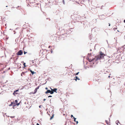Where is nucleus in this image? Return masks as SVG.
<instances>
[{"instance_id": "f257e3e1", "label": "nucleus", "mask_w": 125, "mask_h": 125, "mask_svg": "<svg viewBox=\"0 0 125 125\" xmlns=\"http://www.w3.org/2000/svg\"><path fill=\"white\" fill-rule=\"evenodd\" d=\"M98 55L100 56V57L102 59H103V58H104V56L105 55L104 54L103 52L100 51L99 52V54Z\"/></svg>"}, {"instance_id": "f03ea898", "label": "nucleus", "mask_w": 125, "mask_h": 125, "mask_svg": "<svg viewBox=\"0 0 125 125\" xmlns=\"http://www.w3.org/2000/svg\"><path fill=\"white\" fill-rule=\"evenodd\" d=\"M23 53V52L21 50H19L17 53L16 54L17 55H21Z\"/></svg>"}, {"instance_id": "7ed1b4c3", "label": "nucleus", "mask_w": 125, "mask_h": 125, "mask_svg": "<svg viewBox=\"0 0 125 125\" xmlns=\"http://www.w3.org/2000/svg\"><path fill=\"white\" fill-rule=\"evenodd\" d=\"M96 57V59H95V61H96L99 60H100L102 58L100 57V56H99L98 55Z\"/></svg>"}, {"instance_id": "20e7f679", "label": "nucleus", "mask_w": 125, "mask_h": 125, "mask_svg": "<svg viewBox=\"0 0 125 125\" xmlns=\"http://www.w3.org/2000/svg\"><path fill=\"white\" fill-rule=\"evenodd\" d=\"M19 90V89H18L14 91L13 93V94L15 95V94H17V92H18Z\"/></svg>"}, {"instance_id": "39448f33", "label": "nucleus", "mask_w": 125, "mask_h": 125, "mask_svg": "<svg viewBox=\"0 0 125 125\" xmlns=\"http://www.w3.org/2000/svg\"><path fill=\"white\" fill-rule=\"evenodd\" d=\"M45 52L43 50H40L39 53L40 54H45Z\"/></svg>"}, {"instance_id": "423d86ee", "label": "nucleus", "mask_w": 125, "mask_h": 125, "mask_svg": "<svg viewBox=\"0 0 125 125\" xmlns=\"http://www.w3.org/2000/svg\"><path fill=\"white\" fill-rule=\"evenodd\" d=\"M116 84L115 82H110V85H112L114 86Z\"/></svg>"}, {"instance_id": "0eeeda50", "label": "nucleus", "mask_w": 125, "mask_h": 125, "mask_svg": "<svg viewBox=\"0 0 125 125\" xmlns=\"http://www.w3.org/2000/svg\"><path fill=\"white\" fill-rule=\"evenodd\" d=\"M28 70H30V71L32 75H33L34 73H36V72H34V71H32L30 69H29Z\"/></svg>"}, {"instance_id": "6e6552de", "label": "nucleus", "mask_w": 125, "mask_h": 125, "mask_svg": "<svg viewBox=\"0 0 125 125\" xmlns=\"http://www.w3.org/2000/svg\"><path fill=\"white\" fill-rule=\"evenodd\" d=\"M104 15H101L99 16V18L100 19H103L102 18V17L104 18Z\"/></svg>"}, {"instance_id": "1a4fd4ad", "label": "nucleus", "mask_w": 125, "mask_h": 125, "mask_svg": "<svg viewBox=\"0 0 125 125\" xmlns=\"http://www.w3.org/2000/svg\"><path fill=\"white\" fill-rule=\"evenodd\" d=\"M52 116L50 118V120H52L54 116V114L53 113H52Z\"/></svg>"}, {"instance_id": "9d476101", "label": "nucleus", "mask_w": 125, "mask_h": 125, "mask_svg": "<svg viewBox=\"0 0 125 125\" xmlns=\"http://www.w3.org/2000/svg\"><path fill=\"white\" fill-rule=\"evenodd\" d=\"M50 90H47L45 92V93L46 94H47L49 93H50Z\"/></svg>"}, {"instance_id": "9b49d317", "label": "nucleus", "mask_w": 125, "mask_h": 125, "mask_svg": "<svg viewBox=\"0 0 125 125\" xmlns=\"http://www.w3.org/2000/svg\"><path fill=\"white\" fill-rule=\"evenodd\" d=\"M96 57H95L94 58H93L92 59V63H93V64H94V62H93V61L95 60V59H96Z\"/></svg>"}, {"instance_id": "f8f14e48", "label": "nucleus", "mask_w": 125, "mask_h": 125, "mask_svg": "<svg viewBox=\"0 0 125 125\" xmlns=\"http://www.w3.org/2000/svg\"><path fill=\"white\" fill-rule=\"evenodd\" d=\"M78 22V21H71V23L73 24H74V23Z\"/></svg>"}, {"instance_id": "ddd939ff", "label": "nucleus", "mask_w": 125, "mask_h": 125, "mask_svg": "<svg viewBox=\"0 0 125 125\" xmlns=\"http://www.w3.org/2000/svg\"><path fill=\"white\" fill-rule=\"evenodd\" d=\"M57 89L56 88H54L53 91L54 92H55V93H57Z\"/></svg>"}, {"instance_id": "4468645a", "label": "nucleus", "mask_w": 125, "mask_h": 125, "mask_svg": "<svg viewBox=\"0 0 125 125\" xmlns=\"http://www.w3.org/2000/svg\"><path fill=\"white\" fill-rule=\"evenodd\" d=\"M37 92V90L36 89H35L34 90V92H33L32 93V94H35Z\"/></svg>"}, {"instance_id": "2eb2a0df", "label": "nucleus", "mask_w": 125, "mask_h": 125, "mask_svg": "<svg viewBox=\"0 0 125 125\" xmlns=\"http://www.w3.org/2000/svg\"><path fill=\"white\" fill-rule=\"evenodd\" d=\"M115 123H116V124L117 125V124H118V123H119V124H121H121H120V123L119 122V121H118V120H117L116 122H115Z\"/></svg>"}, {"instance_id": "dca6fc26", "label": "nucleus", "mask_w": 125, "mask_h": 125, "mask_svg": "<svg viewBox=\"0 0 125 125\" xmlns=\"http://www.w3.org/2000/svg\"><path fill=\"white\" fill-rule=\"evenodd\" d=\"M18 102V100H15L14 102V104H16Z\"/></svg>"}, {"instance_id": "f3484780", "label": "nucleus", "mask_w": 125, "mask_h": 125, "mask_svg": "<svg viewBox=\"0 0 125 125\" xmlns=\"http://www.w3.org/2000/svg\"><path fill=\"white\" fill-rule=\"evenodd\" d=\"M69 31L71 32V31L70 30H69V31H66V34H69V33H70V32H69Z\"/></svg>"}, {"instance_id": "a211bd4d", "label": "nucleus", "mask_w": 125, "mask_h": 125, "mask_svg": "<svg viewBox=\"0 0 125 125\" xmlns=\"http://www.w3.org/2000/svg\"><path fill=\"white\" fill-rule=\"evenodd\" d=\"M91 56V53H88V57H90Z\"/></svg>"}, {"instance_id": "6ab92c4d", "label": "nucleus", "mask_w": 125, "mask_h": 125, "mask_svg": "<svg viewBox=\"0 0 125 125\" xmlns=\"http://www.w3.org/2000/svg\"><path fill=\"white\" fill-rule=\"evenodd\" d=\"M14 104V103L13 102H12L11 103V104L9 105V106H11L13 104Z\"/></svg>"}, {"instance_id": "aec40b11", "label": "nucleus", "mask_w": 125, "mask_h": 125, "mask_svg": "<svg viewBox=\"0 0 125 125\" xmlns=\"http://www.w3.org/2000/svg\"><path fill=\"white\" fill-rule=\"evenodd\" d=\"M78 22H79V24H80V23H81L82 24H83V23H84V22L83 21H80V22H79L78 21Z\"/></svg>"}, {"instance_id": "412c9836", "label": "nucleus", "mask_w": 125, "mask_h": 125, "mask_svg": "<svg viewBox=\"0 0 125 125\" xmlns=\"http://www.w3.org/2000/svg\"><path fill=\"white\" fill-rule=\"evenodd\" d=\"M51 94H53L54 93V92L53 91H51L50 90V93Z\"/></svg>"}, {"instance_id": "4be33fe9", "label": "nucleus", "mask_w": 125, "mask_h": 125, "mask_svg": "<svg viewBox=\"0 0 125 125\" xmlns=\"http://www.w3.org/2000/svg\"><path fill=\"white\" fill-rule=\"evenodd\" d=\"M40 86H41L40 85L39 86H37V87L35 89H36L37 90L38 89H39V87H40Z\"/></svg>"}, {"instance_id": "5701e85b", "label": "nucleus", "mask_w": 125, "mask_h": 125, "mask_svg": "<svg viewBox=\"0 0 125 125\" xmlns=\"http://www.w3.org/2000/svg\"><path fill=\"white\" fill-rule=\"evenodd\" d=\"M73 119H74V121L75 122H76V118H75L74 117H73Z\"/></svg>"}, {"instance_id": "b1692460", "label": "nucleus", "mask_w": 125, "mask_h": 125, "mask_svg": "<svg viewBox=\"0 0 125 125\" xmlns=\"http://www.w3.org/2000/svg\"><path fill=\"white\" fill-rule=\"evenodd\" d=\"M88 61L90 62H92V59H89V60H88Z\"/></svg>"}, {"instance_id": "393cba45", "label": "nucleus", "mask_w": 125, "mask_h": 125, "mask_svg": "<svg viewBox=\"0 0 125 125\" xmlns=\"http://www.w3.org/2000/svg\"><path fill=\"white\" fill-rule=\"evenodd\" d=\"M89 38L90 39H91L92 38V36L91 34H89Z\"/></svg>"}, {"instance_id": "a878e982", "label": "nucleus", "mask_w": 125, "mask_h": 125, "mask_svg": "<svg viewBox=\"0 0 125 125\" xmlns=\"http://www.w3.org/2000/svg\"><path fill=\"white\" fill-rule=\"evenodd\" d=\"M75 78H76L77 80H80V79L77 76H76Z\"/></svg>"}, {"instance_id": "bb28decb", "label": "nucleus", "mask_w": 125, "mask_h": 125, "mask_svg": "<svg viewBox=\"0 0 125 125\" xmlns=\"http://www.w3.org/2000/svg\"><path fill=\"white\" fill-rule=\"evenodd\" d=\"M79 72H78L77 73H76L75 74V76H76V75H78L79 74Z\"/></svg>"}, {"instance_id": "cd10ccee", "label": "nucleus", "mask_w": 125, "mask_h": 125, "mask_svg": "<svg viewBox=\"0 0 125 125\" xmlns=\"http://www.w3.org/2000/svg\"><path fill=\"white\" fill-rule=\"evenodd\" d=\"M23 65L24 66V67H26V63L25 62H23Z\"/></svg>"}, {"instance_id": "c85d7f7f", "label": "nucleus", "mask_w": 125, "mask_h": 125, "mask_svg": "<svg viewBox=\"0 0 125 125\" xmlns=\"http://www.w3.org/2000/svg\"><path fill=\"white\" fill-rule=\"evenodd\" d=\"M20 103H17L16 104V105H17V106H18L19 105H20Z\"/></svg>"}, {"instance_id": "c756f323", "label": "nucleus", "mask_w": 125, "mask_h": 125, "mask_svg": "<svg viewBox=\"0 0 125 125\" xmlns=\"http://www.w3.org/2000/svg\"><path fill=\"white\" fill-rule=\"evenodd\" d=\"M75 80L76 81H77V79H76V78L73 79H71V80Z\"/></svg>"}, {"instance_id": "7c9ffc66", "label": "nucleus", "mask_w": 125, "mask_h": 125, "mask_svg": "<svg viewBox=\"0 0 125 125\" xmlns=\"http://www.w3.org/2000/svg\"><path fill=\"white\" fill-rule=\"evenodd\" d=\"M117 29V28L116 27V28H113V30H114V31H115Z\"/></svg>"}, {"instance_id": "2f4dec72", "label": "nucleus", "mask_w": 125, "mask_h": 125, "mask_svg": "<svg viewBox=\"0 0 125 125\" xmlns=\"http://www.w3.org/2000/svg\"><path fill=\"white\" fill-rule=\"evenodd\" d=\"M24 73V75L25 74L23 72H22L21 73V76H22V73Z\"/></svg>"}, {"instance_id": "473e14b6", "label": "nucleus", "mask_w": 125, "mask_h": 125, "mask_svg": "<svg viewBox=\"0 0 125 125\" xmlns=\"http://www.w3.org/2000/svg\"><path fill=\"white\" fill-rule=\"evenodd\" d=\"M108 31V29H106L104 30V31L106 32L107 33V31Z\"/></svg>"}, {"instance_id": "72a5a7b5", "label": "nucleus", "mask_w": 125, "mask_h": 125, "mask_svg": "<svg viewBox=\"0 0 125 125\" xmlns=\"http://www.w3.org/2000/svg\"><path fill=\"white\" fill-rule=\"evenodd\" d=\"M62 0L63 3V4L64 5L65 4V2H64V0Z\"/></svg>"}, {"instance_id": "f704fd0d", "label": "nucleus", "mask_w": 125, "mask_h": 125, "mask_svg": "<svg viewBox=\"0 0 125 125\" xmlns=\"http://www.w3.org/2000/svg\"><path fill=\"white\" fill-rule=\"evenodd\" d=\"M87 68H89V67H87H87H85H85H84V69H87Z\"/></svg>"}, {"instance_id": "c9c22d12", "label": "nucleus", "mask_w": 125, "mask_h": 125, "mask_svg": "<svg viewBox=\"0 0 125 125\" xmlns=\"http://www.w3.org/2000/svg\"><path fill=\"white\" fill-rule=\"evenodd\" d=\"M105 121L106 122V124H108V121H107V120H105Z\"/></svg>"}, {"instance_id": "e433bc0d", "label": "nucleus", "mask_w": 125, "mask_h": 125, "mask_svg": "<svg viewBox=\"0 0 125 125\" xmlns=\"http://www.w3.org/2000/svg\"><path fill=\"white\" fill-rule=\"evenodd\" d=\"M23 53H24V54H26L27 53V52H26L24 51Z\"/></svg>"}, {"instance_id": "4c0bfd02", "label": "nucleus", "mask_w": 125, "mask_h": 125, "mask_svg": "<svg viewBox=\"0 0 125 125\" xmlns=\"http://www.w3.org/2000/svg\"><path fill=\"white\" fill-rule=\"evenodd\" d=\"M86 59L88 61L90 59L89 57H87Z\"/></svg>"}, {"instance_id": "58836bf2", "label": "nucleus", "mask_w": 125, "mask_h": 125, "mask_svg": "<svg viewBox=\"0 0 125 125\" xmlns=\"http://www.w3.org/2000/svg\"><path fill=\"white\" fill-rule=\"evenodd\" d=\"M13 104L14 105H13V107H14L16 105H16V104Z\"/></svg>"}, {"instance_id": "ea45409f", "label": "nucleus", "mask_w": 125, "mask_h": 125, "mask_svg": "<svg viewBox=\"0 0 125 125\" xmlns=\"http://www.w3.org/2000/svg\"><path fill=\"white\" fill-rule=\"evenodd\" d=\"M15 117V116H10V117L11 118H14Z\"/></svg>"}, {"instance_id": "a19ab883", "label": "nucleus", "mask_w": 125, "mask_h": 125, "mask_svg": "<svg viewBox=\"0 0 125 125\" xmlns=\"http://www.w3.org/2000/svg\"><path fill=\"white\" fill-rule=\"evenodd\" d=\"M71 118H72L73 117H74V116H73V115H71Z\"/></svg>"}, {"instance_id": "79ce46f5", "label": "nucleus", "mask_w": 125, "mask_h": 125, "mask_svg": "<svg viewBox=\"0 0 125 125\" xmlns=\"http://www.w3.org/2000/svg\"><path fill=\"white\" fill-rule=\"evenodd\" d=\"M50 89H51V91H53V89H52V88H51V87H50Z\"/></svg>"}, {"instance_id": "37998d69", "label": "nucleus", "mask_w": 125, "mask_h": 125, "mask_svg": "<svg viewBox=\"0 0 125 125\" xmlns=\"http://www.w3.org/2000/svg\"><path fill=\"white\" fill-rule=\"evenodd\" d=\"M75 122H76V124H78V121H76Z\"/></svg>"}, {"instance_id": "c03bdc74", "label": "nucleus", "mask_w": 125, "mask_h": 125, "mask_svg": "<svg viewBox=\"0 0 125 125\" xmlns=\"http://www.w3.org/2000/svg\"><path fill=\"white\" fill-rule=\"evenodd\" d=\"M19 7V6H18L17 7V9H20L18 8Z\"/></svg>"}, {"instance_id": "a18cd8bd", "label": "nucleus", "mask_w": 125, "mask_h": 125, "mask_svg": "<svg viewBox=\"0 0 125 125\" xmlns=\"http://www.w3.org/2000/svg\"><path fill=\"white\" fill-rule=\"evenodd\" d=\"M9 38V37H7L6 38V40H8V39Z\"/></svg>"}, {"instance_id": "49530a36", "label": "nucleus", "mask_w": 125, "mask_h": 125, "mask_svg": "<svg viewBox=\"0 0 125 125\" xmlns=\"http://www.w3.org/2000/svg\"><path fill=\"white\" fill-rule=\"evenodd\" d=\"M52 96L51 95H49L48 96V97H52Z\"/></svg>"}, {"instance_id": "de8ad7c7", "label": "nucleus", "mask_w": 125, "mask_h": 125, "mask_svg": "<svg viewBox=\"0 0 125 125\" xmlns=\"http://www.w3.org/2000/svg\"><path fill=\"white\" fill-rule=\"evenodd\" d=\"M53 52V51L52 50H51V53H52Z\"/></svg>"}, {"instance_id": "09e8293b", "label": "nucleus", "mask_w": 125, "mask_h": 125, "mask_svg": "<svg viewBox=\"0 0 125 125\" xmlns=\"http://www.w3.org/2000/svg\"><path fill=\"white\" fill-rule=\"evenodd\" d=\"M42 106V105H40L39 106V107L40 108H41V106Z\"/></svg>"}, {"instance_id": "8fccbe9b", "label": "nucleus", "mask_w": 125, "mask_h": 125, "mask_svg": "<svg viewBox=\"0 0 125 125\" xmlns=\"http://www.w3.org/2000/svg\"><path fill=\"white\" fill-rule=\"evenodd\" d=\"M27 72H28L27 71H26L25 72H23L25 74V73H26Z\"/></svg>"}, {"instance_id": "3c124183", "label": "nucleus", "mask_w": 125, "mask_h": 125, "mask_svg": "<svg viewBox=\"0 0 125 125\" xmlns=\"http://www.w3.org/2000/svg\"><path fill=\"white\" fill-rule=\"evenodd\" d=\"M33 92H31V93H30V94H32V93H33Z\"/></svg>"}, {"instance_id": "603ef678", "label": "nucleus", "mask_w": 125, "mask_h": 125, "mask_svg": "<svg viewBox=\"0 0 125 125\" xmlns=\"http://www.w3.org/2000/svg\"><path fill=\"white\" fill-rule=\"evenodd\" d=\"M10 67H9V68H8V69L7 71V70H10Z\"/></svg>"}, {"instance_id": "864d4df0", "label": "nucleus", "mask_w": 125, "mask_h": 125, "mask_svg": "<svg viewBox=\"0 0 125 125\" xmlns=\"http://www.w3.org/2000/svg\"><path fill=\"white\" fill-rule=\"evenodd\" d=\"M90 67H92V68L93 67V65H90Z\"/></svg>"}, {"instance_id": "5fc2aeb1", "label": "nucleus", "mask_w": 125, "mask_h": 125, "mask_svg": "<svg viewBox=\"0 0 125 125\" xmlns=\"http://www.w3.org/2000/svg\"><path fill=\"white\" fill-rule=\"evenodd\" d=\"M103 6L102 5V6L101 7V9H102V8H103Z\"/></svg>"}, {"instance_id": "6e6d98bb", "label": "nucleus", "mask_w": 125, "mask_h": 125, "mask_svg": "<svg viewBox=\"0 0 125 125\" xmlns=\"http://www.w3.org/2000/svg\"><path fill=\"white\" fill-rule=\"evenodd\" d=\"M45 89H46V90H48V88H47V87H46V88H45Z\"/></svg>"}, {"instance_id": "4d7b16f0", "label": "nucleus", "mask_w": 125, "mask_h": 125, "mask_svg": "<svg viewBox=\"0 0 125 125\" xmlns=\"http://www.w3.org/2000/svg\"><path fill=\"white\" fill-rule=\"evenodd\" d=\"M46 100V99H44L43 100V101H45Z\"/></svg>"}, {"instance_id": "13d9d810", "label": "nucleus", "mask_w": 125, "mask_h": 125, "mask_svg": "<svg viewBox=\"0 0 125 125\" xmlns=\"http://www.w3.org/2000/svg\"><path fill=\"white\" fill-rule=\"evenodd\" d=\"M14 34H15V33H16V32H15V31H14Z\"/></svg>"}, {"instance_id": "bf43d9fd", "label": "nucleus", "mask_w": 125, "mask_h": 125, "mask_svg": "<svg viewBox=\"0 0 125 125\" xmlns=\"http://www.w3.org/2000/svg\"><path fill=\"white\" fill-rule=\"evenodd\" d=\"M51 47V46H48V47L49 48H50Z\"/></svg>"}, {"instance_id": "052dcab7", "label": "nucleus", "mask_w": 125, "mask_h": 125, "mask_svg": "<svg viewBox=\"0 0 125 125\" xmlns=\"http://www.w3.org/2000/svg\"><path fill=\"white\" fill-rule=\"evenodd\" d=\"M93 80H94V81H95H95H96V79H94H94H93Z\"/></svg>"}, {"instance_id": "680f3d73", "label": "nucleus", "mask_w": 125, "mask_h": 125, "mask_svg": "<svg viewBox=\"0 0 125 125\" xmlns=\"http://www.w3.org/2000/svg\"><path fill=\"white\" fill-rule=\"evenodd\" d=\"M37 125H39V124L38 123H37L36 124Z\"/></svg>"}, {"instance_id": "e2e57ef3", "label": "nucleus", "mask_w": 125, "mask_h": 125, "mask_svg": "<svg viewBox=\"0 0 125 125\" xmlns=\"http://www.w3.org/2000/svg\"><path fill=\"white\" fill-rule=\"evenodd\" d=\"M111 25H110V23H109V26H110Z\"/></svg>"}, {"instance_id": "0e129e2a", "label": "nucleus", "mask_w": 125, "mask_h": 125, "mask_svg": "<svg viewBox=\"0 0 125 125\" xmlns=\"http://www.w3.org/2000/svg\"><path fill=\"white\" fill-rule=\"evenodd\" d=\"M124 23H125V20H124Z\"/></svg>"}, {"instance_id": "69168bd1", "label": "nucleus", "mask_w": 125, "mask_h": 125, "mask_svg": "<svg viewBox=\"0 0 125 125\" xmlns=\"http://www.w3.org/2000/svg\"><path fill=\"white\" fill-rule=\"evenodd\" d=\"M83 25H85V23L84 22V23H83Z\"/></svg>"}, {"instance_id": "338daca9", "label": "nucleus", "mask_w": 125, "mask_h": 125, "mask_svg": "<svg viewBox=\"0 0 125 125\" xmlns=\"http://www.w3.org/2000/svg\"><path fill=\"white\" fill-rule=\"evenodd\" d=\"M106 42H107V43H108V41L107 40H106Z\"/></svg>"}, {"instance_id": "774afa93", "label": "nucleus", "mask_w": 125, "mask_h": 125, "mask_svg": "<svg viewBox=\"0 0 125 125\" xmlns=\"http://www.w3.org/2000/svg\"><path fill=\"white\" fill-rule=\"evenodd\" d=\"M47 80H49V78H48L47 79Z\"/></svg>"}]
</instances>
